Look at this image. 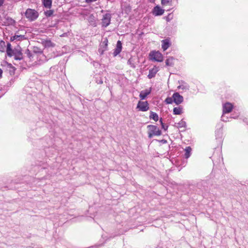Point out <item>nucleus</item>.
Instances as JSON below:
<instances>
[{"label": "nucleus", "mask_w": 248, "mask_h": 248, "mask_svg": "<svg viewBox=\"0 0 248 248\" xmlns=\"http://www.w3.org/2000/svg\"><path fill=\"white\" fill-rule=\"evenodd\" d=\"M26 17L30 21L35 20L39 16V14L37 11L34 9L28 8L26 10L25 13Z\"/></svg>", "instance_id": "obj_1"}, {"label": "nucleus", "mask_w": 248, "mask_h": 248, "mask_svg": "<svg viewBox=\"0 0 248 248\" xmlns=\"http://www.w3.org/2000/svg\"><path fill=\"white\" fill-rule=\"evenodd\" d=\"M148 128V137L152 138L153 136H160L161 134V131L157 126L154 125H149L147 126Z\"/></svg>", "instance_id": "obj_2"}, {"label": "nucleus", "mask_w": 248, "mask_h": 248, "mask_svg": "<svg viewBox=\"0 0 248 248\" xmlns=\"http://www.w3.org/2000/svg\"><path fill=\"white\" fill-rule=\"evenodd\" d=\"M137 109L139 111H146L149 109V104L147 101H139L137 106Z\"/></svg>", "instance_id": "obj_3"}, {"label": "nucleus", "mask_w": 248, "mask_h": 248, "mask_svg": "<svg viewBox=\"0 0 248 248\" xmlns=\"http://www.w3.org/2000/svg\"><path fill=\"white\" fill-rule=\"evenodd\" d=\"M150 56L153 60L158 62H161L163 60V55L159 51H153L150 53Z\"/></svg>", "instance_id": "obj_4"}, {"label": "nucleus", "mask_w": 248, "mask_h": 248, "mask_svg": "<svg viewBox=\"0 0 248 248\" xmlns=\"http://www.w3.org/2000/svg\"><path fill=\"white\" fill-rule=\"evenodd\" d=\"M111 15L109 13H106L103 16L102 19V24L104 27H107L110 23Z\"/></svg>", "instance_id": "obj_5"}, {"label": "nucleus", "mask_w": 248, "mask_h": 248, "mask_svg": "<svg viewBox=\"0 0 248 248\" xmlns=\"http://www.w3.org/2000/svg\"><path fill=\"white\" fill-rule=\"evenodd\" d=\"M172 95L173 97L174 103H175L176 105H179L183 102L184 98L183 96L179 94V93H174Z\"/></svg>", "instance_id": "obj_6"}, {"label": "nucleus", "mask_w": 248, "mask_h": 248, "mask_svg": "<svg viewBox=\"0 0 248 248\" xmlns=\"http://www.w3.org/2000/svg\"><path fill=\"white\" fill-rule=\"evenodd\" d=\"M222 108L224 114H228L232 110L233 105L229 102H226L223 105Z\"/></svg>", "instance_id": "obj_7"}, {"label": "nucleus", "mask_w": 248, "mask_h": 248, "mask_svg": "<svg viewBox=\"0 0 248 248\" xmlns=\"http://www.w3.org/2000/svg\"><path fill=\"white\" fill-rule=\"evenodd\" d=\"M164 13V10L161 8L158 5L155 6L153 10V14L155 16H161Z\"/></svg>", "instance_id": "obj_8"}, {"label": "nucleus", "mask_w": 248, "mask_h": 248, "mask_svg": "<svg viewBox=\"0 0 248 248\" xmlns=\"http://www.w3.org/2000/svg\"><path fill=\"white\" fill-rule=\"evenodd\" d=\"M179 85L177 87L178 90H182L183 91H187L189 89L188 84L183 80L178 81Z\"/></svg>", "instance_id": "obj_9"}, {"label": "nucleus", "mask_w": 248, "mask_h": 248, "mask_svg": "<svg viewBox=\"0 0 248 248\" xmlns=\"http://www.w3.org/2000/svg\"><path fill=\"white\" fill-rule=\"evenodd\" d=\"M122 44L120 41H118L117 42L116 44V47L114 49V51L113 52V55L114 56H116L117 55H118L121 51H122Z\"/></svg>", "instance_id": "obj_10"}, {"label": "nucleus", "mask_w": 248, "mask_h": 248, "mask_svg": "<svg viewBox=\"0 0 248 248\" xmlns=\"http://www.w3.org/2000/svg\"><path fill=\"white\" fill-rule=\"evenodd\" d=\"M151 90L146 89L141 91L140 93L139 96L141 100L145 99L147 96L151 93Z\"/></svg>", "instance_id": "obj_11"}, {"label": "nucleus", "mask_w": 248, "mask_h": 248, "mask_svg": "<svg viewBox=\"0 0 248 248\" xmlns=\"http://www.w3.org/2000/svg\"><path fill=\"white\" fill-rule=\"evenodd\" d=\"M6 52L7 54V55L11 57L13 56V55H15V50H13L11 48V45L10 43H8L7 46V48H6Z\"/></svg>", "instance_id": "obj_12"}, {"label": "nucleus", "mask_w": 248, "mask_h": 248, "mask_svg": "<svg viewBox=\"0 0 248 248\" xmlns=\"http://www.w3.org/2000/svg\"><path fill=\"white\" fill-rule=\"evenodd\" d=\"M170 41L168 39H165L162 41V48L164 51L167 50L170 46Z\"/></svg>", "instance_id": "obj_13"}, {"label": "nucleus", "mask_w": 248, "mask_h": 248, "mask_svg": "<svg viewBox=\"0 0 248 248\" xmlns=\"http://www.w3.org/2000/svg\"><path fill=\"white\" fill-rule=\"evenodd\" d=\"M157 71L158 70L157 69V68H154L150 70L149 74L148 75V78L151 79V78H154L155 76Z\"/></svg>", "instance_id": "obj_14"}, {"label": "nucleus", "mask_w": 248, "mask_h": 248, "mask_svg": "<svg viewBox=\"0 0 248 248\" xmlns=\"http://www.w3.org/2000/svg\"><path fill=\"white\" fill-rule=\"evenodd\" d=\"M25 39V37L24 35H17L15 34V35L12 36L11 37V41H14V40H22Z\"/></svg>", "instance_id": "obj_15"}, {"label": "nucleus", "mask_w": 248, "mask_h": 248, "mask_svg": "<svg viewBox=\"0 0 248 248\" xmlns=\"http://www.w3.org/2000/svg\"><path fill=\"white\" fill-rule=\"evenodd\" d=\"M191 151L192 149L190 146L186 147L185 149V153L184 155V156L186 158H188L190 157V156L191 155Z\"/></svg>", "instance_id": "obj_16"}, {"label": "nucleus", "mask_w": 248, "mask_h": 248, "mask_svg": "<svg viewBox=\"0 0 248 248\" xmlns=\"http://www.w3.org/2000/svg\"><path fill=\"white\" fill-rule=\"evenodd\" d=\"M173 112L175 115L181 114L183 113V108L181 107L174 108L173 109Z\"/></svg>", "instance_id": "obj_17"}, {"label": "nucleus", "mask_w": 248, "mask_h": 248, "mask_svg": "<svg viewBox=\"0 0 248 248\" xmlns=\"http://www.w3.org/2000/svg\"><path fill=\"white\" fill-rule=\"evenodd\" d=\"M173 61H174V58L173 57H169L166 60V65L168 66H172L174 64V62H173Z\"/></svg>", "instance_id": "obj_18"}, {"label": "nucleus", "mask_w": 248, "mask_h": 248, "mask_svg": "<svg viewBox=\"0 0 248 248\" xmlns=\"http://www.w3.org/2000/svg\"><path fill=\"white\" fill-rule=\"evenodd\" d=\"M149 118L150 119H153L156 122L158 120V116L155 112L151 111L150 114L149 116Z\"/></svg>", "instance_id": "obj_19"}, {"label": "nucleus", "mask_w": 248, "mask_h": 248, "mask_svg": "<svg viewBox=\"0 0 248 248\" xmlns=\"http://www.w3.org/2000/svg\"><path fill=\"white\" fill-rule=\"evenodd\" d=\"M44 6L47 8H50L52 5V0H42Z\"/></svg>", "instance_id": "obj_20"}, {"label": "nucleus", "mask_w": 248, "mask_h": 248, "mask_svg": "<svg viewBox=\"0 0 248 248\" xmlns=\"http://www.w3.org/2000/svg\"><path fill=\"white\" fill-rule=\"evenodd\" d=\"M165 102L166 104H170L174 102L173 95L172 97H168L165 99Z\"/></svg>", "instance_id": "obj_21"}, {"label": "nucleus", "mask_w": 248, "mask_h": 248, "mask_svg": "<svg viewBox=\"0 0 248 248\" xmlns=\"http://www.w3.org/2000/svg\"><path fill=\"white\" fill-rule=\"evenodd\" d=\"M177 124L178 128L185 127L186 126V123L185 121L181 120L180 122L177 123Z\"/></svg>", "instance_id": "obj_22"}, {"label": "nucleus", "mask_w": 248, "mask_h": 248, "mask_svg": "<svg viewBox=\"0 0 248 248\" xmlns=\"http://www.w3.org/2000/svg\"><path fill=\"white\" fill-rule=\"evenodd\" d=\"M5 43L3 41H0V51L3 52L5 50Z\"/></svg>", "instance_id": "obj_23"}, {"label": "nucleus", "mask_w": 248, "mask_h": 248, "mask_svg": "<svg viewBox=\"0 0 248 248\" xmlns=\"http://www.w3.org/2000/svg\"><path fill=\"white\" fill-rule=\"evenodd\" d=\"M226 114H224V113L222 112V115L221 117V121L225 122L229 121V118L226 116Z\"/></svg>", "instance_id": "obj_24"}, {"label": "nucleus", "mask_w": 248, "mask_h": 248, "mask_svg": "<svg viewBox=\"0 0 248 248\" xmlns=\"http://www.w3.org/2000/svg\"><path fill=\"white\" fill-rule=\"evenodd\" d=\"M107 47H105L103 46H100V47L98 49V52L100 54H103L104 52L107 50Z\"/></svg>", "instance_id": "obj_25"}, {"label": "nucleus", "mask_w": 248, "mask_h": 248, "mask_svg": "<svg viewBox=\"0 0 248 248\" xmlns=\"http://www.w3.org/2000/svg\"><path fill=\"white\" fill-rule=\"evenodd\" d=\"M159 122H160V124H161V127H162V129H164L165 130H167L168 127V125H165V124L163 123L162 119V118H160V120H159Z\"/></svg>", "instance_id": "obj_26"}, {"label": "nucleus", "mask_w": 248, "mask_h": 248, "mask_svg": "<svg viewBox=\"0 0 248 248\" xmlns=\"http://www.w3.org/2000/svg\"><path fill=\"white\" fill-rule=\"evenodd\" d=\"M53 14V11L49 10L46 11L45 14L46 16L49 17L51 16Z\"/></svg>", "instance_id": "obj_27"}, {"label": "nucleus", "mask_w": 248, "mask_h": 248, "mask_svg": "<svg viewBox=\"0 0 248 248\" xmlns=\"http://www.w3.org/2000/svg\"><path fill=\"white\" fill-rule=\"evenodd\" d=\"M15 56V59L16 60H20L21 59H22V53L21 52H18V53L14 56Z\"/></svg>", "instance_id": "obj_28"}, {"label": "nucleus", "mask_w": 248, "mask_h": 248, "mask_svg": "<svg viewBox=\"0 0 248 248\" xmlns=\"http://www.w3.org/2000/svg\"><path fill=\"white\" fill-rule=\"evenodd\" d=\"M108 40L106 38L105 40L100 44L101 46H103L107 48L108 46Z\"/></svg>", "instance_id": "obj_29"}, {"label": "nucleus", "mask_w": 248, "mask_h": 248, "mask_svg": "<svg viewBox=\"0 0 248 248\" xmlns=\"http://www.w3.org/2000/svg\"><path fill=\"white\" fill-rule=\"evenodd\" d=\"M171 0H161V4L163 5H166L169 4Z\"/></svg>", "instance_id": "obj_30"}, {"label": "nucleus", "mask_w": 248, "mask_h": 248, "mask_svg": "<svg viewBox=\"0 0 248 248\" xmlns=\"http://www.w3.org/2000/svg\"><path fill=\"white\" fill-rule=\"evenodd\" d=\"M127 63L130 65V66L132 68H135V65L134 64V63H133L132 62V59H129L128 60V62H127Z\"/></svg>", "instance_id": "obj_31"}, {"label": "nucleus", "mask_w": 248, "mask_h": 248, "mask_svg": "<svg viewBox=\"0 0 248 248\" xmlns=\"http://www.w3.org/2000/svg\"><path fill=\"white\" fill-rule=\"evenodd\" d=\"M96 82L98 84H102L103 83V80L101 78H99V79H98L97 78H95Z\"/></svg>", "instance_id": "obj_32"}, {"label": "nucleus", "mask_w": 248, "mask_h": 248, "mask_svg": "<svg viewBox=\"0 0 248 248\" xmlns=\"http://www.w3.org/2000/svg\"><path fill=\"white\" fill-rule=\"evenodd\" d=\"M97 0H86V1L87 2V3H90V2H93V1H96Z\"/></svg>", "instance_id": "obj_33"}, {"label": "nucleus", "mask_w": 248, "mask_h": 248, "mask_svg": "<svg viewBox=\"0 0 248 248\" xmlns=\"http://www.w3.org/2000/svg\"><path fill=\"white\" fill-rule=\"evenodd\" d=\"M15 50L16 54L15 55H13V56H15V55H17L18 53V52H21L20 51H19L17 49H15Z\"/></svg>", "instance_id": "obj_34"}, {"label": "nucleus", "mask_w": 248, "mask_h": 248, "mask_svg": "<svg viewBox=\"0 0 248 248\" xmlns=\"http://www.w3.org/2000/svg\"><path fill=\"white\" fill-rule=\"evenodd\" d=\"M4 0H0V7L4 3Z\"/></svg>", "instance_id": "obj_35"}, {"label": "nucleus", "mask_w": 248, "mask_h": 248, "mask_svg": "<svg viewBox=\"0 0 248 248\" xmlns=\"http://www.w3.org/2000/svg\"><path fill=\"white\" fill-rule=\"evenodd\" d=\"M2 70L0 68V78L2 77Z\"/></svg>", "instance_id": "obj_36"}, {"label": "nucleus", "mask_w": 248, "mask_h": 248, "mask_svg": "<svg viewBox=\"0 0 248 248\" xmlns=\"http://www.w3.org/2000/svg\"><path fill=\"white\" fill-rule=\"evenodd\" d=\"M237 117V116H236V117H230V118H233V119H235Z\"/></svg>", "instance_id": "obj_37"}]
</instances>
